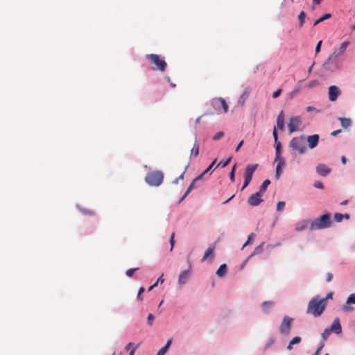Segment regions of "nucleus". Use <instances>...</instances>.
<instances>
[{"mask_svg": "<svg viewBox=\"0 0 355 355\" xmlns=\"http://www.w3.org/2000/svg\"><path fill=\"white\" fill-rule=\"evenodd\" d=\"M306 141L308 142L309 147L310 148H314L318 146L319 141V135L315 134L313 135L308 136Z\"/></svg>", "mask_w": 355, "mask_h": 355, "instance_id": "15", "label": "nucleus"}, {"mask_svg": "<svg viewBox=\"0 0 355 355\" xmlns=\"http://www.w3.org/2000/svg\"><path fill=\"white\" fill-rule=\"evenodd\" d=\"M301 124L302 120L300 116H297L291 117L288 124L289 132L293 133L299 130Z\"/></svg>", "mask_w": 355, "mask_h": 355, "instance_id": "8", "label": "nucleus"}, {"mask_svg": "<svg viewBox=\"0 0 355 355\" xmlns=\"http://www.w3.org/2000/svg\"><path fill=\"white\" fill-rule=\"evenodd\" d=\"M332 297H333V293H329L327 294V295L326 296V297L322 298V300H325V302H327V300L328 299H331V298H332Z\"/></svg>", "mask_w": 355, "mask_h": 355, "instance_id": "56", "label": "nucleus"}, {"mask_svg": "<svg viewBox=\"0 0 355 355\" xmlns=\"http://www.w3.org/2000/svg\"><path fill=\"white\" fill-rule=\"evenodd\" d=\"M344 218V215L342 214H340V213H336L334 214V220L336 221V222H341L343 218Z\"/></svg>", "mask_w": 355, "mask_h": 355, "instance_id": "35", "label": "nucleus"}, {"mask_svg": "<svg viewBox=\"0 0 355 355\" xmlns=\"http://www.w3.org/2000/svg\"><path fill=\"white\" fill-rule=\"evenodd\" d=\"M290 342L293 345L298 344L301 342V338L300 336H295Z\"/></svg>", "mask_w": 355, "mask_h": 355, "instance_id": "44", "label": "nucleus"}, {"mask_svg": "<svg viewBox=\"0 0 355 355\" xmlns=\"http://www.w3.org/2000/svg\"><path fill=\"white\" fill-rule=\"evenodd\" d=\"M273 302L268 301L263 302L261 305L262 310L264 313H268L270 311V309L273 306Z\"/></svg>", "mask_w": 355, "mask_h": 355, "instance_id": "24", "label": "nucleus"}, {"mask_svg": "<svg viewBox=\"0 0 355 355\" xmlns=\"http://www.w3.org/2000/svg\"><path fill=\"white\" fill-rule=\"evenodd\" d=\"M144 291H145V289L144 287H141L139 290L137 297L140 300H142V297H141V295L144 292Z\"/></svg>", "mask_w": 355, "mask_h": 355, "instance_id": "48", "label": "nucleus"}, {"mask_svg": "<svg viewBox=\"0 0 355 355\" xmlns=\"http://www.w3.org/2000/svg\"><path fill=\"white\" fill-rule=\"evenodd\" d=\"M164 279L163 278V275H162L161 277H159L158 278V279L157 280V282L155 284H157V286L158 284H162L164 283Z\"/></svg>", "mask_w": 355, "mask_h": 355, "instance_id": "53", "label": "nucleus"}, {"mask_svg": "<svg viewBox=\"0 0 355 355\" xmlns=\"http://www.w3.org/2000/svg\"><path fill=\"white\" fill-rule=\"evenodd\" d=\"M203 177V174H200L199 175L197 178H196L193 182H191V184H190V186L189 187V188L187 189V190L186 191L185 193L184 194V196H182V198L180 199V202H182L183 200V199L189 194V193L191 191V189L194 187V184L196 182L201 180Z\"/></svg>", "mask_w": 355, "mask_h": 355, "instance_id": "21", "label": "nucleus"}, {"mask_svg": "<svg viewBox=\"0 0 355 355\" xmlns=\"http://www.w3.org/2000/svg\"><path fill=\"white\" fill-rule=\"evenodd\" d=\"M164 179L163 173L160 171L148 173L145 178L146 182L150 186H159Z\"/></svg>", "mask_w": 355, "mask_h": 355, "instance_id": "5", "label": "nucleus"}, {"mask_svg": "<svg viewBox=\"0 0 355 355\" xmlns=\"http://www.w3.org/2000/svg\"><path fill=\"white\" fill-rule=\"evenodd\" d=\"M261 197V193L257 192L249 197L248 203L251 206H257L263 201Z\"/></svg>", "mask_w": 355, "mask_h": 355, "instance_id": "11", "label": "nucleus"}, {"mask_svg": "<svg viewBox=\"0 0 355 355\" xmlns=\"http://www.w3.org/2000/svg\"><path fill=\"white\" fill-rule=\"evenodd\" d=\"M349 44V42H348V41L343 42L340 44V47L338 49H336L333 52V53L329 57L327 62L324 63L323 67L326 69H328V62L330 60L335 59V58L339 57L340 55H341L346 51Z\"/></svg>", "mask_w": 355, "mask_h": 355, "instance_id": "7", "label": "nucleus"}, {"mask_svg": "<svg viewBox=\"0 0 355 355\" xmlns=\"http://www.w3.org/2000/svg\"><path fill=\"white\" fill-rule=\"evenodd\" d=\"M257 167H258L257 164H248L246 166L245 169V173H244V182H243V187L241 188V190H243L250 184V182L252 178L253 173Z\"/></svg>", "mask_w": 355, "mask_h": 355, "instance_id": "6", "label": "nucleus"}, {"mask_svg": "<svg viewBox=\"0 0 355 355\" xmlns=\"http://www.w3.org/2000/svg\"><path fill=\"white\" fill-rule=\"evenodd\" d=\"M309 220H303L302 221H300L295 225V230L297 232H302L309 225Z\"/></svg>", "mask_w": 355, "mask_h": 355, "instance_id": "19", "label": "nucleus"}, {"mask_svg": "<svg viewBox=\"0 0 355 355\" xmlns=\"http://www.w3.org/2000/svg\"><path fill=\"white\" fill-rule=\"evenodd\" d=\"M174 237H175V233L173 232V233H172V234L171 236V238H170V244H171V249H170V250L171 251L173 250L174 245H175Z\"/></svg>", "mask_w": 355, "mask_h": 355, "instance_id": "42", "label": "nucleus"}, {"mask_svg": "<svg viewBox=\"0 0 355 355\" xmlns=\"http://www.w3.org/2000/svg\"><path fill=\"white\" fill-rule=\"evenodd\" d=\"M340 94V91L337 86H331L329 88V99L331 101H335Z\"/></svg>", "mask_w": 355, "mask_h": 355, "instance_id": "12", "label": "nucleus"}, {"mask_svg": "<svg viewBox=\"0 0 355 355\" xmlns=\"http://www.w3.org/2000/svg\"><path fill=\"white\" fill-rule=\"evenodd\" d=\"M285 207V202L283 201L278 202L277 205V211H281L284 209Z\"/></svg>", "mask_w": 355, "mask_h": 355, "instance_id": "38", "label": "nucleus"}, {"mask_svg": "<svg viewBox=\"0 0 355 355\" xmlns=\"http://www.w3.org/2000/svg\"><path fill=\"white\" fill-rule=\"evenodd\" d=\"M184 172L182 173L178 178H176L175 180L174 181V182L175 184H177L180 180H183L184 179Z\"/></svg>", "mask_w": 355, "mask_h": 355, "instance_id": "55", "label": "nucleus"}, {"mask_svg": "<svg viewBox=\"0 0 355 355\" xmlns=\"http://www.w3.org/2000/svg\"><path fill=\"white\" fill-rule=\"evenodd\" d=\"M263 245H264V243L262 242L260 245H259L254 250V252L252 253V254L250 255V257L253 256V255H255V254H259L261 253L262 251H263Z\"/></svg>", "mask_w": 355, "mask_h": 355, "instance_id": "32", "label": "nucleus"}, {"mask_svg": "<svg viewBox=\"0 0 355 355\" xmlns=\"http://www.w3.org/2000/svg\"><path fill=\"white\" fill-rule=\"evenodd\" d=\"M281 173H282V171H279V168H276L275 178L277 180L280 178Z\"/></svg>", "mask_w": 355, "mask_h": 355, "instance_id": "54", "label": "nucleus"}, {"mask_svg": "<svg viewBox=\"0 0 355 355\" xmlns=\"http://www.w3.org/2000/svg\"><path fill=\"white\" fill-rule=\"evenodd\" d=\"M316 171L320 175L325 176L330 173L331 170L324 164H320L316 167Z\"/></svg>", "mask_w": 355, "mask_h": 355, "instance_id": "17", "label": "nucleus"}, {"mask_svg": "<svg viewBox=\"0 0 355 355\" xmlns=\"http://www.w3.org/2000/svg\"><path fill=\"white\" fill-rule=\"evenodd\" d=\"M331 17V14H329V13H327V14H324L323 16H322L321 17H320L319 19H318L313 24V26H317L318 24H320V22L323 21L325 19H329L330 17Z\"/></svg>", "mask_w": 355, "mask_h": 355, "instance_id": "30", "label": "nucleus"}, {"mask_svg": "<svg viewBox=\"0 0 355 355\" xmlns=\"http://www.w3.org/2000/svg\"><path fill=\"white\" fill-rule=\"evenodd\" d=\"M190 275H191V270L190 269L182 271L179 275L178 284L180 285L185 284L187 282V281L189 280Z\"/></svg>", "mask_w": 355, "mask_h": 355, "instance_id": "13", "label": "nucleus"}, {"mask_svg": "<svg viewBox=\"0 0 355 355\" xmlns=\"http://www.w3.org/2000/svg\"><path fill=\"white\" fill-rule=\"evenodd\" d=\"M211 105L217 110H219L220 108H222L225 113L227 112L228 111V105L225 100L223 98L213 99L211 101Z\"/></svg>", "mask_w": 355, "mask_h": 355, "instance_id": "10", "label": "nucleus"}, {"mask_svg": "<svg viewBox=\"0 0 355 355\" xmlns=\"http://www.w3.org/2000/svg\"><path fill=\"white\" fill-rule=\"evenodd\" d=\"M234 197V195H232L230 198H228L227 200H226L225 201H224L223 202V204H227L229 201H230Z\"/></svg>", "mask_w": 355, "mask_h": 355, "instance_id": "61", "label": "nucleus"}, {"mask_svg": "<svg viewBox=\"0 0 355 355\" xmlns=\"http://www.w3.org/2000/svg\"><path fill=\"white\" fill-rule=\"evenodd\" d=\"M323 347V345H322L317 350L316 352L314 353L313 355H320V350L322 349V348Z\"/></svg>", "mask_w": 355, "mask_h": 355, "instance_id": "58", "label": "nucleus"}, {"mask_svg": "<svg viewBox=\"0 0 355 355\" xmlns=\"http://www.w3.org/2000/svg\"><path fill=\"white\" fill-rule=\"evenodd\" d=\"M272 135H273V137L275 139V142L279 141H278V135H277V130H276L275 127L274 128V130L272 131Z\"/></svg>", "mask_w": 355, "mask_h": 355, "instance_id": "49", "label": "nucleus"}, {"mask_svg": "<svg viewBox=\"0 0 355 355\" xmlns=\"http://www.w3.org/2000/svg\"><path fill=\"white\" fill-rule=\"evenodd\" d=\"M81 211L83 214L88 216H94L95 212L93 210L86 209H82Z\"/></svg>", "mask_w": 355, "mask_h": 355, "instance_id": "37", "label": "nucleus"}, {"mask_svg": "<svg viewBox=\"0 0 355 355\" xmlns=\"http://www.w3.org/2000/svg\"><path fill=\"white\" fill-rule=\"evenodd\" d=\"M341 132V130H335V131H333L331 132V135L332 136H336L337 135L338 133H340Z\"/></svg>", "mask_w": 355, "mask_h": 355, "instance_id": "59", "label": "nucleus"}, {"mask_svg": "<svg viewBox=\"0 0 355 355\" xmlns=\"http://www.w3.org/2000/svg\"><path fill=\"white\" fill-rule=\"evenodd\" d=\"M275 161L277 162L276 168H279V171H282V168L284 167L286 165L284 159V158H279V159L275 158Z\"/></svg>", "mask_w": 355, "mask_h": 355, "instance_id": "31", "label": "nucleus"}, {"mask_svg": "<svg viewBox=\"0 0 355 355\" xmlns=\"http://www.w3.org/2000/svg\"><path fill=\"white\" fill-rule=\"evenodd\" d=\"M270 184V181L269 180H264L261 185L260 186L259 191L258 192L261 193V194L263 196Z\"/></svg>", "mask_w": 355, "mask_h": 355, "instance_id": "27", "label": "nucleus"}, {"mask_svg": "<svg viewBox=\"0 0 355 355\" xmlns=\"http://www.w3.org/2000/svg\"><path fill=\"white\" fill-rule=\"evenodd\" d=\"M331 332V331H329V328L326 329L323 331V333L322 334V337L323 340H326L329 338V335H330Z\"/></svg>", "mask_w": 355, "mask_h": 355, "instance_id": "34", "label": "nucleus"}, {"mask_svg": "<svg viewBox=\"0 0 355 355\" xmlns=\"http://www.w3.org/2000/svg\"><path fill=\"white\" fill-rule=\"evenodd\" d=\"M224 132H222V131H220V132H218L214 137H213V139L214 140H218L219 139H220L221 137H223L224 136Z\"/></svg>", "mask_w": 355, "mask_h": 355, "instance_id": "41", "label": "nucleus"}, {"mask_svg": "<svg viewBox=\"0 0 355 355\" xmlns=\"http://www.w3.org/2000/svg\"><path fill=\"white\" fill-rule=\"evenodd\" d=\"M305 17H306L305 12L304 11H302L298 15V19L300 21V27H302L303 26Z\"/></svg>", "mask_w": 355, "mask_h": 355, "instance_id": "33", "label": "nucleus"}, {"mask_svg": "<svg viewBox=\"0 0 355 355\" xmlns=\"http://www.w3.org/2000/svg\"><path fill=\"white\" fill-rule=\"evenodd\" d=\"M332 279H333V274L331 272H328L327 274V282H331Z\"/></svg>", "mask_w": 355, "mask_h": 355, "instance_id": "51", "label": "nucleus"}, {"mask_svg": "<svg viewBox=\"0 0 355 355\" xmlns=\"http://www.w3.org/2000/svg\"><path fill=\"white\" fill-rule=\"evenodd\" d=\"M214 250H215V245H211L205 252V254L203 255L202 261H204L207 259L209 258L211 260H212L214 257Z\"/></svg>", "mask_w": 355, "mask_h": 355, "instance_id": "16", "label": "nucleus"}, {"mask_svg": "<svg viewBox=\"0 0 355 355\" xmlns=\"http://www.w3.org/2000/svg\"><path fill=\"white\" fill-rule=\"evenodd\" d=\"M138 270V268H130L126 271V275L128 277H132L135 271Z\"/></svg>", "mask_w": 355, "mask_h": 355, "instance_id": "45", "label": "nucleus"}, {"mask_svg": "<svg viewBox=\"0 0 355 355\" xmlns=\"http://www.w3.org/2000/svg\"><path fill=\"white\" fill-rule=\"evenodd\" d=\"M217 159H215L212 163L209 166V167L202 173L204 175H205L207 172H209L212 168L213 166L215 165Z\"/></svg>", "mask_w": 355, "mask_h": 355, "instance_id": "43", "label": "nucleus"}, {"mask_svg": "<svg viewBox=\"0 0 355 355\" xmlns=\"http://www.w3.org/2000/svg\"><path fill=\"white\" fill-rule=\"evenodd\" d=\"M154 318H154L153 314L150 313L148 315L147 320H148V323L149 325H152V323H153V321Z\"/></svg>", "mask_w": 355, "mask_h": 355, "instance_id": "47", "label": "nucleus"}, {"mask_svg": "<svg viewBox=\"0 0 355 355\" xmlns=\"http://www.w3.org/2000/svg\"><path fill=\"white\" fill-rule=\"evenodd\" d=\"M338 120L340 121L342 127L344 128H349L352 124V121L349 118L340 117Z\"/></svg>", "mask_w": 355, "mask_h": 355, "instance_id": "23", "label": "nucleus"}, {"mask_svg": "<svg viewBox=\"0 0 355 355\" xmlns=\"http://www.w3.org/2000/svg\"><path fill=\"white\" fill-rule=\"evenodd\" d=\"M314 187L318 189H323V187H324L322 183L320 182H315L314 183Z\"/></svg>", "mask_w": 355, "mask_h": 355, "instance_id": "50", "label": "nucleus"}, {"mask_svg": "<svg viewBox=\"0 0 355 355\" xmlns=\"http://www.w3.org/2000/svg\"><path fill=\"white\" fill-rule=\"evenodd\" d=\"M231 159H232V157H229L227 160H225V162H219V164L217 165L216 167L219 166H221L223 168L227 166L230 162H231Z\"/></svg>", "mask_w": 355, "mask_h": 355, "instance_id": "36", "label": "nucleus"}, {"mask_svg": "<svg viewBox=\"0 0 355 355\" xmlns=\"http://www.w3.org/2000/svg\"><path fill=\"white\" fill-rule=\"evenodd\" d=\"M171 343H172V339H168L167 340L166 344L158 351V352L157 353V355H164L166 354V352H167L168 349L169 348Z\"/></svg>", "mask_w": 355, "mask_h": 355, "instance_id": "22", "label": "nucleus"}, {"mask_svg": "<svg viewBox=\"0 0 355 355\" xmlns=\"http://www.w3.org/2000/svg\"><path fill=\"white\" fill-rule=\"evenodd\" d=\"M293 319L288 316H285L279 326V331L282 334H288L291 329Z\"/></svg>", "mask_w": 355, "mask_h": 355, "instance_id": "9", "label": "nucleus"}, {"mask_svg": "<svg viewBox=\"0 0 355 355\" xmlns=\"http://www.w3.org/2000/svg\"><path fill=\"white\" fill-rule=\"evenodd\" d=\"M277 128L283 130L284 128V111L282 110L277 119Z\"/></svg>", "mask_w": 355, "mask_h": 355, "instance_id": "18", "label": "nucleus"}, {"mask_svg": "<svg viewBox=\"0 0 355 355\" xmlns=\"http://www.w3.org/2000/svg\"><path fill=\"white\" fill-rule=\"evenodd\" d=\"M282 92V90L281 89H279L277 91H275V92H273L272 98H276L279 97L281 95Z\"/></svg>", "mask_w": 355, "mask_h": 355, "instance_id": "46", "label": "nucleus"}, {"mask_svg": "<svg viewBox=\"0 0 355 355\" xmlns=\"http://www.w3.org/2000/svg\"><path fill=\"white\" fill-rule=\"evenodd\" d=\"M198 154H199V146L196 144V141L193 145V147L192 148V149L191 150L190 158H191L192 157H196L198 155Z\"/></svg>", "mask_w": 355, "mask_h": 355, "instance_id": "29", "label": "nucleus"}, {"mask_svg": "<svg viewBox=\"0 0 355 355\" xmlns=\"http://www.w3.org/2000/svg\"><path fill=\"white\" fill-rule=\"evenodd\" d=\"M346 304H347L343 306V310L345 311H352L353 309L352 307L349 306L348 304H355V294L354 293L351 294L348 297Z\"/></svg>", "mask_w": 355, "mask_h": 355, "instance_id": "20", "label": "nucleus"}, {"mask_svg": "<svg viewBox=\"0 0 355 355\" xmlns=\"http://www.w3.org/2000/svg\"><path fill=\"white\" fill-rule=\"evenodd\" d=\"M322 0H313V3L315 5H318L322 2Z\"/></svg>", "mask_w": 355, "mask_h": 355, "instance_id": "62", "label": "nucleus"}, {"mask_svg": "<svg viewBox=\"0 0 355 355\" xmlns=\"http://www.w3.org/2000/svg\"><path fill=\"white\" fill-rule=\"evenodd\" d=\"M275 158H283L281 155L282 144L280 141L275 142Z\"/></svg>", "mask_w": 355, "mask_h": 355, "instance_id": "28", "label": "nucleus"}, {"mask_svg": "<svg viewBox=\"0 0 355 355\" xmlns=\"http://www.w3.org/2000/svg\"><path fill=\"white\" fill-rule=\"evenodd\" d=\"M331 225V214L327 213L314 219L310 225V231L328 228Z\"/></svg>", "mask_w": 355, "mask_h": 355, "instance_id": "2", "label": "nucleus"}, {"mask_svg": "<svg viewBox=\"0 0 355 355\" xmlns=\"http://www.w3.org/2000/svg\"><path fill=\"white\" fill-rule=\"evenodd\" d=\"M146 58L155 66L153 69L159 70L161 72H164L166 71L167 64L159 55L153 53L148 54Z\"/></svg>", "mask_w": 355, "mask_h": 355, "instance_id": "4", "label": "nucleus"}, {"mask_svg": "<svg viewBox=\"0 0 355 355\" xmlns=\"http://www.w3.org/2000/svg\"><path fill=\"white\" fill-rule=\"evenodd\" d=\"M227 272V266L226 264H222L219 268L216 271V275L219 277H223Z\"/></svg>", "mask_w": 355, "mask_h": 355, "instance_id": "26", "label": "nucleus"}, {"mask_svg": "<svg viewBox=\"0 0 355 355\" xmlns=\"http://www.w3.org/2000/svg\"><path fill=\"white\" fill-rule=\"evenodd\" d=\"M317 83L315 81H312L309 84V87H314L315 85H316Z\"/></svg>", "mask_w": 355, "mask_h": 355, "instance_id": "60", "label": "nucleus"}, {"mask_svg": "<svg viewBox=\"0 0 355 355\" xmlns=\"http://www.w3.org/2000/svg\"><path fill=\"white\" fill-rule=\"evenodd\" d=\"M327 306L325 300H320L318 296L313 297L309 302L306 313L313 315L315 318L320 317Z\"/></svg>", "mask_w": 355, "mask_h": 355, "instance_id": "1", "label": "nucleus"}, {"mask_svg": "<svg viewBox=\"0 0 355 355\" xmlns=\"http://www.w3.org/2000/svg\"><path fill=\"white\" fill-rule=\"evenodd\" d=\"M305 142V136L295 137L291 140L289 146L293 150L297 152L299 154H304L306 151Z\"/></svg>", "mask_w": 355, "mask_h": 355, "instance_id": "3", "label": "nucleus"}, {"mask_svg": "<svg viewBox=\"0 0 355 355\" xmlns=\"http://www.w3.org/2000/svg\"><path fill=\"white\" fill-rule=\"evenodd\" d=\"M293 344H291V343L290 342L288 345L287 346V349L288 350H291L293 349Z\"/></svg>", "mask_w": 355, "mask_h": 355, "instance_id": "64", "label": "nucleus"}, {"mask_svg": "<svg viewBox=\"0 0 355 355\" xmlns=\"http://www.w3.org/2000/svg\"><path fill=\"white\" fill-rule=\"evenodd\" d=\"M322 40L319 41L315 47V52L318 53L320 51Z\"/></svg>", "mask_w": 355, "mask_h": 355, "instance_id": "52", "label": "nucleus"}, {"mask_svg": "<svg viewBox=\"0 0 355 355\" xmlns=\"http://www.w3.org/2000/svg\"><path fill=\"white\" fill-rule=\"evenodd\" d=\"M329 329L331 332L337 334H340L342 332V327L339 318H335Z\"/></svg>", "mask_w": 355, "mask_h": 355, "instance_id": "14", "label": "nucleus"}, {"mask_svg": "<svg viewBox=\"0 0 355 355\" xmlns=\"http://www.w3.org/2000/svg\"><path fill=\"white\" fill-rule=\"evenodd\" d=\"M243 140H241V141L239 143V144L237 145V146H236V149H235V151H236V152L239 151V149H240V148L243 146Z\"/></svg>", "mask_w": 355, "mask_h": 355, "instance_id": "57", "label": "nucleus"}, {"mask_svg": "<svg viewBox=\"0 0 355 355\" xmlns=\"http://www.w3.org/2000/svg\"><path fill=\"white\" fill-rule=\"evenodd\" d=\"M341 162H342V163H343V164H346L347 159H346V157H345V156H343V157H341Z\"/></svg>", "mask_w": 355, "mask_h": 355, "instance_id": "63", "label": "nucleus"}, {"mask_svg": "<svg viewBox=\"0 0 355 355\" xmlns=\"http://www.w3.org/2000/svg\"><path fill=\"white\" fill-rule=\"evenodd\" d=\"M236 167V164H234L232 168V171L230 173V178L232 181H234Z\"/></svg>", "mask_w": 355, "mask_h": 355, "instance_id": "39", "label": "nucleus"}, {"mask_svg": "<svg viewBox=\"0 0 355 355\" xmlns=\"http://www.w3.org/2000/svg\"><path fill=\"white\" fill-rule=\"evenodd\" d=\"M139 347L138 345H135L132 343H129L125 347L126 351H130V355H135V352Z\"/></svg>", "mask_w": 355, "mask_h": 355, "instance_id": "25", "label": "nucleus"}, {"mask_svg": "<svg viewBox=\"0 0 355 355\" xmlns=\"http://www.w3.org/2000/svg\"><path fill=\"white\" fill-rule=\"evenodd\" d=\"M254 238V233H251L248 237V240L245 243V244L243 245V248H244L245 246H247L250 243V241Z\"/></svg>", "mask_w": 355, "mask_h": 355, "instance_id": "40", "label": "nucleus"}]
</instances>
